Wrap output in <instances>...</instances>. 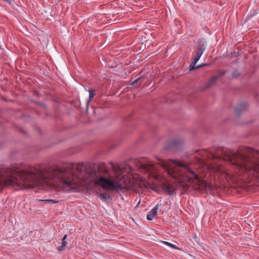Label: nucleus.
<instances>
[{
	"instance_id": "a211bd4d",
	"label": "nucleus",
	"mask_w": 259,
	"mask_h": 259,
	"mask_svg": "<svg viewBox=\"0 0 259 259\" xmlns=\"http://www.w3.org/2000/svg\"><path fill=\"white\" fill-rule=\"evenodd\" d=\"M195 64H194L193 63H192L189 67L190 70H193L195 69H198V68H196Z\"/></svg>"
},
{
	"instance_id": "aec40b11",
	"label": "nucleus",
	"mask_w": 259,
	"mask_h": 259,
	"mask_svg": "<svg viewBox=\"0 0 259 259\" xmlns=\"http://www.w3.org/2000/svg\"><path fill=\"white\" fill-rule=\"evenodd\" d=\"M200 58L198 56H196V57L194 58L193 63L194 64H196V63L198 61Z\"/></svg>"
},
{
	"instance_id": "423d86ee",
	"label": "nucleus",
	"mask_w": 259,
	"mask_h": 259,
	"mask_svg": "<svg viewBox=\"0 0 259 259\" xmlns=\"http://www.w3.org/2000/svg\"><path fill=\"white\" fill-rule=\"evenodd\" d=\"M163 190L169 195L174 194L175 189L172 185L170 184H165L162 186Z\"/></svg>"
},
{
	"instance_id": "412c9836",
	"label": "nucleus",
	"mask_w": 259,
	"mask_h": 259,
	"mask_svg": "<svg viewBox=\"0 0 259 259\" xmlns=\"http://www.w3.org/2000/svg\"><path fill=\"white\" fill-rule=\"evenodd\" d=\"M140 78H141V77H139V78H138L136 79V80H135L133 82V83H132V84H133V85L136 84L138 82V80L140 79Z\"/></svg>"
},
{
	"instance_id": "f257e3e1",
	"label": "nucleus",
	"mask_w": 259,
	"mask_h": 259,
	"mask_svg": "<svg viewBox=\"0 0 259 259\" xmlns=\"http://www.w3.org/2000/svg\"><path fill=\"white\" fill-rule=\"evenodd\" d=\"M11 185L20 189H29L45 185L55 188V166L25 165L17 170L0 168V188Z\"/></svg>"
},
{
	"instance_id": "dca6fc26",
	"label": "nucleus",
	"mask_w": 259,
	"mask_h": 259,
	"mask_svg": "<svg viewBox=\"0 0 259 259\" xmlns=\"http://www.w3.org/2000/svg\"><path fill=\"white\" fill-rule=\"evenodd\" d=\"M162 243L169 246V247H171L174 249H179V248L177 246H176L175 245L173 244H171L169 242H166V241H162Z\"/></svg>"
},
{
	"instance_id": "9b49d317",
	"label": "nucleus",
	"mask_w": 259,
	"mask_h": 259,
	"mask_svg": "<svg viewBox=\"0 0 259 259\" xmlns=\"http://www.w3.org/2000/svg\"><path fill=\"white\" fill-rule=\"evenodd\" d=\"M99 197L102 200L104 201H105L110 199V195L106 192L100 193L99 195Z\"/></svg>"
},
{
	"instance_id": "20e7f679",
	"label": "nucleus",
	"mask_w": 259,
	"mask_h": 259,
	"mask_svg": "<svg viewBox=\"0 0 259 259\" xmlns=\"http://www.w3.org/2000/svg\"><path fill=\"white\" fill-rule=\"evenodd\" d=\"M137 168L143 172L155 179L160 177L158 169L150 160L146 158H142L136 162Z\"/></svg>"
},
{
	"instance_id": "0eeeda50",
	"label": "nucleus",
	"mask_w": 259,
	"mask_h": 259,
	"mask_svg": "<svg viewBox=\"0 0 259 259\" xmlns=\"http://www.w3.org/2000/svg\"><path fill=\"white\" fill-rule=\"evenodd\" d=\"M247 108V104L245 102L239 104L235 108V112L237 115H239L244 111Z\"/></svg>"
},
{
	"instance_id": "6e6552de",
	"label": "nucleus",
	"mask_w": 259,
	"mask_h": 259,
	"mask_svg": "<svg viewBox=\"0 0 259 259\" xmlns=\"http://www.w3.org/2000/svg\"><path fill=\"white\" fill-rule=\"evenodd\" d=\"M158 206L159 204L158 203L152 210H151V211L149 212L147 215V219L148 220H152V219L157 215Z\"/></svg>"
},
{
	"instance_id": "7ed1b4c3",
	"label": "nucleus",
	"mask_w": 259,
	"mask_h": 259,
	"mask_svg": "<svg viewBox=\"0 0 259 259\" xmlns=\"http://www.w3.org/2000/svg\"><path fill=\"white\" fill-rule=\"evenodd\" d=\"M159 165L174 179L179 182L184 188L193 187L194 189L210 191L211 185L202 180L191 168L183 163L172 159L164 160L157 158Z\"/></svg>"
},
{
	"instance_id": "f3484780",
	"label": "nucleus",
	"mask_w": 259,
	"mask_h": 259,
	"mask_svg": "<svg viewBox=\"0 0 259 259\" xmlns=\"http://www.w3.org/2000/svg\"><path fill=\"white\" fill-rule=\"evenodd\" d=\"M240 75V73L238 71H234L232 73V76L234 78L238 77Z\"/></svg>"
},
{
	"instance_id": "1a4fd4ad",
	"label": "nucleus",
	"mask_w": 259,
	"mask_h": 259,
	"mask_svg": "<svg viewBox=\"0 0 259 259\" xmlns=\"http://www.w3.org/2000/svg\"><path fill=\"white\" fill-rule=\"evenodd\" d=\"M89 99L86 102L87 109H88V107H89V105L90 102V101L94 98V97L95 95V91L93 90V89H89Z\"/></svg>"
},
{
	"instance_id": "2eb2a0df",
	"label": "nucleus",
	"mask_w": 259,
	"mask_h": 259,
	"mask_svg": "<svg viewBox=\"0 0 259 259\" xmlns=\"http://www.w3.org/2000/svg\"><path fill=\"white\" fill-rule=\"evenodd\" d=\"M39 201L43 202L44 203H57L58 201L53 200V199H46V200H39Z\"/></svg>"
},
{
	"instance_id": "ddd939ff",
	"label": "nucleus",
	"mask_w": 259,
	"mask_h": 259,
	"mask_svg": "<svg viewBox=\"0 0 259 259\" xmlns=\"http://www.w3.org/2000/svg\"><path fill=\"white\" fill-rule=\"evenodd\" d=\"M67 237V235H65L62 239V245L58 247V249L59 251H62L64 249L66 245L67 242L66 241V239Z\"/></svg>"
},
{
	"instance_id": "39448f33",
	"label": "nucleus",
	"mask_w": 259,
	"mask_h": 259,
	"mask_svg": "<svg viewBox=\"0 0 259 259\" xmlns=\"http://www.w3.org/2000/svg\"><path fill=\"white\" fill-rule=\"evenodd\" d=\"M206 43L203 39H199L197 42V48L196 51V54L197 56L200 58L204 51L205 49Z\"/></svg>"
},
{
	"instance_id": "6ab92c4d",
	"label": "nucleus",
	"mask_w": 259,
	"mask_h": 259,
	"mask_svg": "<svg viewBox=\"0 0 259 259\" xmlns=\"http://www.w3.org/2000/svg\"><path fill=\"white\" fill-rule=\"evenodd\" d=\"M226 73L225 71H220L218 72V74L217 76H219V77L224 75Z\"/></svg>"
},
{
	"instance_id": "4468645a",
	"label": "nucleus",
	"mask_w": 259,
	"mask_h": 259,
	"mask_svg": "<svg viewBox=\"0 0 259 259\" xmlns=\"http://www.w3.org/2000/svg\"><path fill=\"white\" fill-rule=\"evenodd\" d=\"M182 143V141L180 139H175L170 143L171 147L177 146L181 145Z\"/></svg>"
},
{
	"instance_id": "9d476101",
	"label": "nucleus",
	"mask_w": 259,
	"mask_h": 259,
	"mask_svg": "<svg viewBox=\"0 0 259 259\" xmlns=\"http://www.w3.org/2000/svg\"><path fill=\"white\" fill-rule=\"evenodd\" d=\"M219 76H213L209 81L207 83L206 88H209L215 83L217 80L218 79Z\"/></svg>"
},
{
	"instance_id": "f03ea898",
	"label": "nucleus",
	"mask_w": 259,
	"mask_h": 259,
	"mask_svg": "<svg viewBox=\"0 0 259 259\" xmlns=\"http://www.w3.org/2000/svg\"><path fill=\"white\" fill-rule=\"evenodd\" d=\"M198 154L202 157L196 158L200 165L204 164V158L209 159H224L228 161L239 169L252 173L259 174V151H254L250 147L240 148L237 152L228 148H219L214 153L207 150L198 151Z\"/></svg>"
},
{
	"instance_id": "f8f14e48",
	"label": "nucleus",
	"mask_w": 259,
	"mask_h": 259,
	"mask_svg": "<svg viewBox=\"0 0 259 259\" xmlns=\"http://www.w3.org/2000/svg\"><path fill=\"white\" fill-rule=\"evenodd\" d=\"M210 166L211 167L212 170H214V171L218 172H221L222 171V167L220 164H217L213 165V164H211Z\"/></svg>"
},
{
	"instance_id": "4be33fe9",
	"label": "nucleus",
	"mask_w": 259,
	"mask_h": 259,
	"mask_svg": "<svg viewBox=\"0 0 259 259\" xmlns=\"http://www.w3.org/2000/svg\"><path fill=\"white\" fill-rule=\"evenodd\" d=\"M205 65H207V64H202L201 65L196 66V68H200V67H201L202 66H205Z\"/></svg>"
}]
</instances>
